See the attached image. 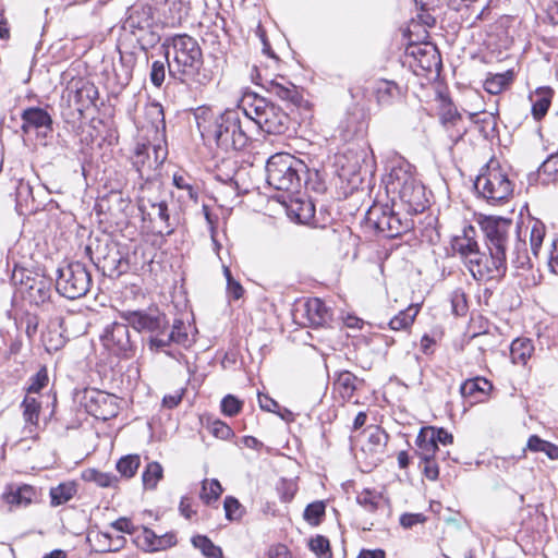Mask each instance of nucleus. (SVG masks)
<instances>
[{"mask_svg": "<svg viewBox=\"0 0 558 558\" xmlns=\"http://www.w3.org/2000/svg\"><path fill=\"white\" fill-rule=\"evenodd\" d=\"M480 227L488 254L481 251L473 226L465 227L462 234L452 240L453 251L476 281L505 277L508 256L517 267L530 264L527 244L521 236L522 230L511 219L485 217L480 221Z\"/></svg>", "mask_w": 558, "mask_h": 558, "instance_id": "1", "label": "nucleus"}, {"mask_svg": "<svg viewBox=\"0 0 558 558\" xmlns=\"http://www.w3.org/2000/svg\"><path fill=\"white\" fill-rule=\"evenodd\" d=\"M194 116L202 138L214 142L225 151L243 150L252 142L251 121L242 107L227 109L218 114L209 108L201 107Z\"/></svg>", "mask_w": 558, "mask_h": 558, "instance_id": "2", "label": "nucleus"}, {"mask_svg": "<svg viewBox=\"0 0 558 558\" xmlns=\"http://www.w3.org/2000/svg\"><path fill=\"white\" fill-rule=\"evenodd\" d=\"M168 60L169 74L191 86H206L213 81V73L204 66L203 52L197 40L187 34L166 38L162 44Z\"/></svg>", "mask_w": 558, "mask_h": 558, "instance_id": "3", "label": "nucleus"}, {"mask_svg": "<svg viewBox=\"0 0 558 558\" xmlns=\"http://www.w3.org/2000/svg\"><path fill=\"white\" fill-rule=\"evenodd\" d=\"M242 109L253 124L267 134L281 135L290 126L291 120L287 112L265 97L246 94L242 99Z\"/></svg>", "mask_w": 558, "mask_h": 558, "instance_id": "4", "label": "nucleus"}, {"mask_svg": "<svg viewBox=\"0 0 558 558\" xmlns=\"http://www.w3.org/2000/svg\"><path fill=\"white\" fill-rule=\"evenodd\" d=\"M306 166L294 156L280 153L271 156L266 165L267 183L276 190L294 192L301 187V173Z\"/></svg>", "mask_w": 558, "mask_h": 558, "instance_id": "5", "label": "nucleus"}, {"mask_svg": "<svg viewBox=\"0 0 558 558\" xmlns=\"http://www.w3.org/2000/svg\"><path fill=\"white\" fill-rule=\"evenodd\" d=\"M474 187L487 203H505L513 193V183L497 162L490 161L477 175Z\"/></svg>", "mask_w": 558, "mask_h": 558, "instance_id": "6", "label": "nucleus"}, {"mask_svg": "<svg viewBox=\"0 0 558 558\" xmlns=\"http://www.w3.org/2000/svg\"><path fill=\"white\" fill-rule=\"evenodd\" d=\"M123 28L135 36L143 50L154 47L160 40L158 33L155 32L154 9L142 1L129 8Z\"/></svg>", "mask_w": 558, "mask_h": 558, "instance_id": "7", "label": "nucleus"}, {"mask_svg": "<svg viewBox=\"0 0 558 558\" xmlns=\"http://www.w3.org/2000/svg\"><path fill=\"white\" fill-rule=\"evenodd\" d=\"M57 274L56 290L66 299H80L90 289L92 275L81 262L68 263L59 267Z\"/></svg>", "mask_w": 558, "mask_h": 558, "instance_id": "8", "label": "nucleus"}, {"mask_svg": "<svg viewBox=\"0 0 558 558\" xmlns=\"http://www.w3.org/2000/svg\"><path fill=\"white\" fill-rule=\"evenodd\" d=\"M252 80L260 85L268 94L286 102L287 106L300 107L303 95L299 87L286 76L271 75L262 66H254Z\"/></svg>", "mask_w": 558, "mask_h": 558, "instance_id": "9", "label": "nucleus"}, {"mask_svg": "<svg viewBox=\"0 0 558 558\" xmlns=\"http://www.w3.org/2000/svg\"><path fill=\"white\" fill-rule=\"evenodd\" d=\"M390 178L392 179L391 189L398 192L400 201L407 206V211L423 213L427 203L424 185L401 169L392 171Z\"/></svg>", "mask_w": 558, "mask_h": 558, "instance_id": "10", "label": "nucleus"}, {"mask_svg": "<svg viewBox=\"0 0 558 558\" xmlns=\"http://www.w3.org/2000/svg\"><path fill=\"white\" fill-rule=\"evenodd\" d=\"M121 318L138 332H146L153 337H160L169 327L166 314L157 307L138 311H123Z\"/></svg>", "mask_w": 558, "mask_h": 558, "instance_id": "11", "label": "nucleus"}, {"mask_svg": "<svg viewBox=\"0 0 558 558\" xmlns=\"http://www.w3.org/2000/svg\"><path fill=\"white\" fill-rule=\"evenodd\" d=\"M128 323H113L107 326L100 336L106 350L117 356L129 357L134 352Z\"/></svg>", "mask_w": 558, "mask_h": 558, "instance_id": "12", "label": "nucleus"}, {"mask_svg": "<svg viewBox=\"0 0 558 558\" xmlns=\"http://www.w3.org/2000/svg\"><path fill=\"white\" fill-rule=\"evenodd\" d=\"M85 254L97 267L109 271H119L121 257L114 246L108 240L94 239L85 247Z\"/></svg>", "mask_w": 558, "mask_h": 558, "instance_id": "13", "label": "nucleus"}, {"mask_svg": "<svg viewBox=\"0 0 558 558\" xmlns=\"http://www.w3.org/2000/svg\"><path fill=\"white\" fill-rule=\"evenodd\" d=\"M166 158L160 146L150 144H137L132 157V163L138 172L141 179L151 180V172L158 169Z\"/></svg>", "mask_w": 558, "mask_h": 558, "instance_id": "14", "label": "nucleus"}, {"mask_svg": "<svg viewBox=\"0 0 558 558\" xmlns=\"http://www.w3.org/2000/svg\"><path fill=\"white\" fill-rule=\"evenodd\" d=\"M68 99H73L76 109L83 113V111L95 106L98 99V88L94 83L84 77L71 76L66 83Z\"/></svg>", "mask_w": 558, "mask_h": 558, "instance_id": "15", "label": "nucleus"}, {"mask_svg": "<svg viewBox=\"0 0 558 558\" xmlns=\"http://www.w3.org/2000/svg\"><path fill=\"white\" fill-rule=\"evenodd\" d=\"M84 404L87 412L98 418L106 420L114 411L113 397L96 389L85 391Z\"/></svg>", "mask_w": 558, "mask_h": 558, "instance_id": "16", "label": "nucleus"}, {"mask_svg": "<svg viewBox=\"0 0 558 558\" xmlns=\"http://www.w3.org/2000/svg\"><path fill=\"white\" fill-rule=\"evenodd\" d=\"M35 497V488L27 484L9 485L2 494V500L8 504L10 511L28 507Z\"/></svg>", "mask_w": 558, "mask_h": 558, "instance_id": "17", "label": "nucleus"}, {"mask_svg": "<svg viewBox=\"0 0 558 558\" xmlns=\"http://www.w3.org/2000/svg\"><path fill=\"white\" fill-rule=\"evenodd\" d=\"M372 93L377 105L387 107L399 101L403 97V89L390 80L380 78L373 83Z\"/></svg>", "mask_w": 558, "mask_h": 558, "instance_id": "18", "label": "nucleus"}, {"mask_svg": "<svg viewBox=\"0 0 558 558\" xmlns=\"http://www.w3.org/2000/svg\"><path fill=\"white\" fill-rule=\"evenodd\" d=\"M172 342L183 345L189 342V336L185 331V326L182 320H174L169 332L167 329L160 337H153L149 339V348L150 350L162 349Z\"/></svg>", "mask_w": 558, "mask_h": 558, "instance_id": "19", "label": "nucleus"}, {"mask_svg": "<svg viewBox=\"0 0 558 558\" xmlns=\"http://www.w3.org/2000/svg\"><path fill=\"white\" fill-rule=\"evenodd\" d=\"M304 314L313 327L325 326L332 317L330 310L318 298L308 299L304 303Z\"/></svg>", "mask_w": 558, "mask_h": 558, "instance_id": "20", "label": "nucleus"}, {"mask_svg": "<svg viewBox=\"0 0 558 558\" xmlns=\"http://www.w3.org/2000/svg\"><path fill=\"white\" fill-rule=\"evenodd\" d=\"M22 129L25 133L33 129L47 128L51 129L52 119L50 114L43 108L31 107L24 109L21 113Z\"/></svg>", "mask_w": 558, "mask_h": 558, "instance_id": "21", "label": "nucleus"}, {"mask_svg": "<svg viewBox=\"0 0 558 558\" xmlns=\"http://www.w3.org/2000/svg\"><path fill=\"white\" fill-rule=\"evenodd\" d=\"M492 389L493 385L489 380L484 377H475L472 379H466L461 385L460 392L464 398H472L473 403L482 401L483 398L488 396Z\"/></svg>", "mask_w": 558, "mask_h": 558, "instance_id": "22", "label": "nucleus"}, {"mask_svg": "<svg viewBox=\"0 0 558 558\" xmlns=\"http://www.w3.org/2000/svg\"><path fill=\"white\" fill-rule=\"evenodd\" d=\"M25 291L32 303H45L50 298V284L45 279L26 278Z\"/></svg>", "mask_w": 558, "mask_h": 558, "instance_id": "23", "label": "nucleus"}, {"mask_svg": "<svg viewBox=\"0 0 558 558\" xmlns=\"http://www.w3.org/2000/svg\"><path fill=\"white\" fill-rule=\"evenodd\" d=\"M554 90L550 87H539L531 95L532 116L535 120H541L548 111Z\"/></svg>", "mask_w": 558, "mask_h": 558, "instance_id": "24", "label": "nucleus"}, {"mask_svg": "<svg viewBox=\"0 0 558 558\" xmlns=\"http://www.w3.org/2000/svg\"><path fill=\"white\" fill-rule=\"evenodd\" d=\"M88 541L93 544L95 549L100 553H109L119 550L125 538L123 536H118L116 539L105 532H96L89 533Z\"/></svg>", "mask_w": 558, "mask_h": 558, "instance_id": "25", "label": "nucleus"}, {"mask_svg": "<svg viewBox=\"0 0 558 558\" xmlns=\"http://www.w3.org/2000/svg\"><path fill=\"white\" fill-rule=\"evenodd\" d=\"M527 233L530 236L531 252L534 256H537L546 234V227L541 220L532 218L527 221L524 236Z\"/></svg>", "mask_w": 558, "mask_h": 558, "instance_id": "26", "label": "nucleus"}, {"mask_svg": "<svg viewBox=\"0 0 558 558\" xmlns=\"http://www.w3.org/2000/svg\"><path fill=\"white\" fill-rule=\"evenodd\" d=\"M145 208V206H143ZM146 213L143 215V219L149 221L159 220L165 225V234L170 235L173 233V227L170 223V215L167 202L158 203V205H151L146 207Z\"/></svg>", "mask_w": 558, "mask_h": 558, "instance_id": "27", "label": "nucleus"}, {"mask_svg": "<svg viewBox=\"0 0 558 558\" xmlns=\"http://www.w3.org/2000/svg\"><path fill=\"white\" fill-rule=\"evenodd\" d=\"M534 351L533 342L527 338H517L510 345V356L514 364L525 365Z\"/></svg>", "mask_w": 558, "mask_h": 558, "instance_id": "28", "label": "nucleus"}, {"mask_svg": "<svg viewBox=\"0 0 558 558\" xmlns=\"http://www.w3.org/2000/svg\"><path fill=\"white\" fill-rule=\"evenodd\" d=\"M160 183L156 182L154 180L145 181L144 184H142L138 195V209L144 215L146 213V208L149 204L151 205H158V203H163V199H160L158 196L154 195V192L159 191Z\"/></svg>", "mask_w": 558, "mask_h": 558, "instance_id": "29", "label": "nucleus"}, {"mask_svg": "<svg viewBox=\"0 0 558 558\" xmlns=\"http://www.w3.org/2000/svg\"><path fill=\"white\" fill-rule=\"evenodd\" d=\"M537 180L543 185L558 182V153L550 155L538 168Z\"/></svg>", "mask_w": 558, "mask_h": 558, "instance_id": "30", "label": "nucleus"}, {"mask_svg": "<svg viewBox=\"0 0 558 558\" xmlns=\"http://www.w3.org/2000/svg\"><path fill=\"white\" fill-rule=\"evenodd\" d=\"M173 185L186 193V198L194 203L198 202V186L194 178L185 172H175L172 178Z\"/></svg>", "mask_w": 558, "mask_h": 558, "instance_id": "31", "label": "nucleus"}, {"mask_svg": "<svg viewBox=\"0 0 558 558\" xmlns=\"http://www.w3.org/2000/svg\"><path fill=\"white\" fill-rule=\"evenodd\" d=\"M375 225L379 231L387 232L390 238L401 234L404 230L400 218L393 213L384 211Z\"/></svg>", "mask_w": 558, "mask_h": 558, "instance_id": "32", "label": "nucleus"}, {"mask_svg": "<svg viewBox=\"0 0 558 558\" xmlns=\"http://www.w3.org/2000/svg\"><path fill=\"white\" fill-rule=\"evenodd\" d=\"M416 446L418 448L417 454L421 459L434 458L439 451L438 446L434 441L433 436L428 433L426 427H423L417 437Z\"/></svg>", "mask_w": 558, "mask_h": 558, "instance_id": "33", "label": "nucleus"}, {"mask_svg": "<svg viewBox=\"0 0 558 558\" xmlns=\"http://www.w3.org/2000/svg\"><path fill=\"white\" fill-rule=\"evenodd\" d=\"M526 449L533 452H544L549 459H558V446L542 439L537 435L530 436Z\"/></svg>", "mask_w": 558, "mask_h": 558, "instance_id": "34", "label": "nucleus"}, {"mask_svg": "<svg viewBox=\"0 0 558 558\" xmlns=\"http://www.w3.org/2000/svg\"><path fill=\"white\" fill-rule=\"evenodd\" d=\"M418 314L417 305H410L390 319L389 326L393 330H405L412 326L416 315Z\"/></svg>", "mask_w": 558, "mask_h": 558, "instance_id": "35", "label": "nucleus"}, {"mask_svg": "<svg viewBox=\"0 0 558 558\" xmlns=\"http://www.w3.org/2000/svg\"><path fill=\"white\" fill-rule=\"evenodd\" d=\"M513 80V74L510 71L498 73L487 77L484 82V88L492 95L501 93Z\"/></svg>", "mask_w": 558, "mask_h": 558, "instance_id": "36", "label": "nucleus"}, {"mask_svg": "<svg viewBox=\"0 0 558 558\" xmlns=\"http://www.w3.org/2000/svg\"><path fill=\"white\" fill-rule=\"evenodd\" d=\"M22 408L26 425L36 427L41 408L40 402L35 397L26 396L22 402Z\"/></svg>", "mask_w": 558, "mask_h": 558, "instance_id": "37", "label": "nucleus"}, {"mask_svg": "<svg viewBox=\"0 0 558 558\" xmlns=\"http://www.w3.org/2000/svg\"><path fill=\"white\" fill-rule=\"evenodd\" d=\"M357 504L369 512H375L384 506V498L380 493L364 489L356 496Z\"/></svg>", "mask_w": 558, "mask_h": 558, "instance_id": "38", "label": "nucleus"}, {"mask_svg": "<svg viewBox=\"0 0 558 558\" xmlns=\"http://www.w3.org/2000/svg\"><path fill=\"white\" fill-rule=\"evenodd\" d=\"M76 488L72 483H62L50 489L51 505L60 506L68 502L75 495Z\"/></svg>", "mask_w": 558, "mask_h": 558, "instance_id": "39", "label": "nucleus"}, {"mask_svg": "<svg viewBox=\"0 0 558 558\" xmlns=\"http://www.w3.org/2000/svg\"><path fill=\"white\" fill-rule=\"evenodd\" d=\"M326 513V505L322 500L311 502L306 506L303 518L312 526H317L323 521Z\"/></svg>", "mask_w": 558, "mask_h": 558, "instance_id": "40", "label": "nucleus"}, {"mask_svg": "<svg viewBox=\"0 0 558 558\" xmlns=\"http://www.w3.org/2000/svg\"><path fill=\"white\" fill-rule=\"evenodd\" d=\"M357 377L349 371H343L338 374L335 385L340 389L343 398H351L356 390L355 381Z\"/></svg>", "mask_w": 558, "mask_h": 558, "instance_id": "41", "label": "nucleus"}, {"mask_svg": "<svg viewBox=\"0 0 558 558\" xmlns=\"http://www.w3.org/2000/svg\"><path fill=\"white\" fill-rule=\"evenodd\" d=\"M162 466L158 462L148 463L142 474L144 487L146 489L156 488L158 482L162 478Z\"/></svg>", "mask_w": 558, "mask_h": 558, "instance_id": "42", "label": "nucleus"}, {"mask_svg": "<svg viewBox=\"0 0 558 558\" xmlns=\"http://www.w3.org/2000/svg\"><path fill=\"white\" fill-rule=\"evenodd\" d=\"M221 494L222 487L218 480H204L202 482V492L199 497L206 505H210L213 501L218 500Z\"/></svg>", "mask_w": 558, "mask_h": 558, "instance_id": "43", "label": "nucleus"}, {"mask_svg": "<svg viewBox=\"0 0 558 558\" xmlns=\"http://www.w3.org/2000/svg\"><path fill=\"white\" fill-rule=\"evenodd\" d=\"M291 211L295 215L300 223H311L315 215V206L311 201H296Z\"/></svg>", "mask_w": 558, "mask_h": 558, "instance_id": "44", "label": "nucleus"}, {"mask_svg": "<svg viewBox=\"0 0 558 558\" xmlns=\"http://www.w3.org/2000/svg\"><path fill=\"white\" fill-rule=\"evenodd\" d=\"M83 478L88 482H94L100 487H113L118 483V477L116 475L94 469L86 470L83 473Z\"/></svg>", "mask_w": 558, "mask_h": 558, "instance_id": "45", "label": "nucleus"}, {"mask_svg": "<svg viewBox=\"0 0 558 558\" xmlns=\"http://www.w3.org/2000/svg\"><path fill=\"white\" fill-rule=\"evenodd\" d=\"M140 464H141L140 456L129 454V456L122 457L117 462V470L122 476H124L126 478H131L137 472Z\"/></svg>", "mask_w": 558, "mask_h": 558, "instance_id": "46", "label": "nucleus"}, {"mask_svg": "<svg viewBox=\"0 0 558 558\" xmlns=\"http://www.w3.org/2000/svg\"><path fill=\"white\" fill-rule=\"evenodd\" d=\"M192 544L202 550V553L209 558H220L222 556L221 549L216 546L207 536L196 535L192 538Z\"/></svg>", "mask_w": 558, "mask_h": 558, "instance_id": "47", "label": "nucleus"}, {"mask_svg": "<svg viewBox=\"0 0 558 558\" xmlns=\"http://www.w3.org/2000/svg\"><path fill=\"white\" fill-rule=\"evenodd\" d=\"M135 542L140 548L146 551H156L157 534L153 530L143 526L136 535Z\"/></svg>", "mask_w": 558, "mask_h": 558, "instance_id": "48", "label": "nucleus"}, {"mask_svg": "<svg viewBox=\"0 0 558 558\" xmlns=\"http://www.w3.org/2000/svg\"><path fill=\"white\" fill-rule=\"evenodd\" d=\"M310 549L318 557V558H331L332 553L330 549V543L327 537L323 535H317L311 538L308 543Z\"/></svg>", "mask_w": 558, "mask_h": 558, "instance_id": "49", "label": "nucleus"}, {"mask_svg": "<svg viewBox=\"0 0 558 558\" xmlns=\"http://www.w3.org/2000/svg\"><path fill=\"white\" fill-rule=\"evenodd\" d=\"M168 68V60L165 57V60H156L151 64L150 70V82L156 86L160 87L166 78V69Z\"/></svg>", "mask_w": 558, "mask_h": 558, "instance_id": "50", "label": "nucleus"}, {"mask_svg": "<svg viewBox=\"0 0 558 558\" xmlns=\"http://www.w3.org/2000/svg\"><path fill=\"white\" fill-rule=\"evenodd\" d=\"M226 518L230 521L240 520L243 514V509L239 500L232 496H227L223 501Z\"/></svg>", "mask_w": 558, "mask_h": 558, "instance_id": "51", "label": "nucleus"}, {"mask_svg": "<svg viewBox=\"0 0 558 558\" xmlns=\"http://www.w3.org/2000/svg\"><path fill=\"white\" fill-rule=\"evenodd\" d=\"M243 407V402L233 395H227L221 401V411L225 415L234 416Z\"/></svg>", "mask_w": 558, "mask_h": 558, "instance_id": "52", "label": "nucleus"}, {"mask_svg": "<svg viewBox=\"0 0 558 558\" xmlns=\"http://www.w3.org/2000/svg\"><path fill=\"white\" fill-rule=\"evenodd\" d=\"M426 429L428 430L430 436H433L434 441L436 442L437 446H438V444L447 446V445L452 444V441H453V436L442 427L438 428V427L428 426V427H426Z\"/></svg>", "mask_w": 558, "mask_h": 558, "instance_id": "53", "label": "nucleus"}, {"mask_svg": "<svg viewBox=\"0 0 558 558\" xmlns=\"http://www.w3.org/2000/svg\"><path fill=\"white\" fill-rule=\"evenodd\" d=\"M452 311L456 315H464L466 311V302L464 293L457 290L451 294Z\"/></svg>", "mask_w": 558, "mask_h": 558, "instance_id": "54", "label": "nucleus"}, {"mask_svg": "<svg viewBox=\"0 0 558 558\" xmlns=\"http://www.w3.org/2000/svg\"><path fill=\"white\" fill-rule=\"evenodd\" d=\"M421 460L424 463V466H423L424 475L428 480H430V481H436L438 478V475H439V469H438V465L436 463V457L427 458V459H421Z\"/></svg>", "mask_w": 558, "mask_h": 558, "instance_id": "55", "label": "nucleus"}, {"mask_svg": "<svg viewBox=\"0 0 558 558\" xmlns=\"http://www.w3.org/2000/svg\"><path fill=\"white\" fill-rule=\"evenodd\" d=\"M368 441L374 446L373 449L386 446L388 435L379 427H375L368 435Z\"/></svg>", "mask_w": 558, "mask_h": 558, "instance_id": "56", "label": "nucleus"}, {"mask_svg": "<svg viewBox=\"0 0 558 558\" xmlns=\"http://www.w3.org/2000/svg\"><path fill=\"white\" fill-rule=\"evenodd\" d=\"M426 518L422 513H403L400 517V524L404 529H411L412 526L425 522Z\"/></svg>", "mask_w": 558, "mask_h": 558, "instance_id": "57", "label": "nucleus"}, {"mask_svg": "<svg viewBox=\"0 0 558 558\" xmlns=\"http://www.w3.org/2000/svg\"><path fill=\"white\" fill-rule=\"evenodd\" d=\"M461 119V114L452 108H448L441 116V122L447 129L457 126Z\"/></svg>", "mask_w": 558, "mask_h": 558, "instance_id": "58", "label": "nucleus"}, {"mask_svg": "<svg viewBox=\"0 0 558 558\" xmlns=\"http://www.w3.org/2000/svg\"><path fill=\"white\" fill-rule=\"evenodd\" d=\"M111 526L116 529L119 532L128 533V534H135L137 532V527H135L132 523V521L128 518H119L114 522L111 523Z\"/></svg>", "mask_w": 558, "mask_h": 558, "instance_id": "59", "label": "nucleus"}, {"mask_svg": "<svg viewBox=\"0 0 558 558\" xmlns=\"http://www.w3.org/2000/svg\"><path fill=\"white\" fill-rule=\"evenodd\" d=\"M177 544V537L175 534L172 532L165 533L162 535H157V550H165L167 548H170Z\"/></svg>", "mask_w": 558, "mask_h": 558, "instance_id": "60", "label": "nucleus"}, {"mask_svg": "<svg viewBox=\"0 0 558 558\" xmlns=\"http://www.w3.org/2000/svg\"><path fill=\"white\" fill-rule=\"evenodd\" d=\"M258 403L264 411L276 413L280 409L276 400L264 393H258Z\"/></svg>", "mask_w": 558, "mask_h": 558, "instance_id": "61", "label": "nucleus"}, {"mask_svg": "<svg viewBox=\"0 0 558 558\" xmlns=\"http://www.w3.org/2000/svg\"><path fill=\"white\" fill-rule=\"evenodd\" d=\"M267 558H291V554L286 545L275 544L269 547Z\"/></svg>", "mask_w": 558, "mask_h": 558, "instance_id": "62", "label": "nucleus"}, {"mask_svg": "<svg viewBox=\"0 0 558 558\" xmlns=\"http://www.w3.org/2000/svg\"><path fill=\"white\" fill-rule=\"evenodd\" d=\"M244 293V289L243 287L241 286V283L236 280H230L229 279V282L227 283V294L229 298L233 299V300H239L242 298Z\"/></svg>", "mask_w": 558, "mask_h": 558, "instance_id": "63", "label": "nucleus"}, {"mask_svg": "<svg viewBox=\"0 0 558 558\" xmlns=\"http://www.w3.org/2000/svg\"><path fill=\"white\" fill-rule=\"evenodd\" d=\"M548 266L553 272L558 275V238L551 243Z\"/></svg>", "mask_w": 558, "mask_h": 558, "instance_id": "64", "label": "nucleus"}]
</instances>
